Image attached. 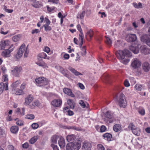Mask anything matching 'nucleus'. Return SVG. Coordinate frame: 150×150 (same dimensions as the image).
I'll use <instances>...</instances> for the list:
<instances>
[{
	"mask_svg": "<svg viewBox=\"0 0 150 150\" xmlns=\"http://www.w3.org/2000/svg\"><path fill=\"white\" fill-rule=\"evenodd\" d=\"M29 51L27 47L24 44H22L20 46L16 55V57L17 59H19L22 57L23 53H24V57H27L29 53Z\"/></svg>",
	"mask_w": 150,
	"mask_h": 150,
	"instance_id": "nucleus-1",
	"label": "nucleus"
},
{
	"mask_svg": "<svg viewBox=\"0 0 150 150\" xmlns=\"http://www.w3.org/2000/svg\"><path fill=\"white\" fill-rule=\"evenodd\" d=\"M117 100L120 107L125 108L127 105V102L125 95L122 93L118 94L117 96Z\"/></svg>",
	"mask_w": 150,
	"mask_h": 150,
	"instance_id": "nucleus-2",
	"label": "nucleus"
},
{
	"mask_svg": "<svg viewBox=\"0 0 150 150\" xmlns=\"http://www.w3.org/2000/svg\"><path fill=\"white\" fill-rule=\"evenodd\" d=\"M116 55L117 58L120 60L122 59V58L125 57H129L132 55L131 53L127 50H124L122 51L119 50L116 52Z\"/></svg>",
	"mask_w": 150,
	"mask_h": 150,
	"instance_id": "nucleus-3",
	"label": "nucleus"
},
{
	"mask_svg": "<svg viewBox=\"0 0 150 150\" xmlns=\"http://www.w3.org/2000/svg\"><path fill=\"white\" fill-rule=\"evenodd\" d=\"M35 82L36 84L40 87L48 85L49 83L48 80L43 77H40L36 78L35 79Z\"/></svg>",
	"mask_w": 150,
	"mask_h": 150,
	"instance_id": "nucleus-4",
	"label": "nucleus"
},
{
	"mask_svg": "<svg viewBox=\"0 0 150 150\" xmlns=\"http://www.w3.org/2000/svg\"><path fill=\"white\" fill-rule=\"evenodd\" d=\"M104 115L105 120L107 122H109L110 123L116 120L113 113H105Z\"/></svg>",
	"mask_w": 150,
	"mask_h": 150,
	"instance_id": "nucleus-5",
	"label": "nucleus"
},
{
	"mask_svg": "<svg viewBox=\"0 0 150 150\" xmlns=\"http://www.w3.org/2000/svg\"><path fill=\"white\" fill-rule=\"evenodd\" d=\"M67 103L68 105L69 106V107L68 106H67L64 108V112H73L70 110L69 108L71 109L74 108V105L73 100H72L69 99L67 100Z\"/></svg>",
	"mask_w": 150,
	"mask_h": 150,
	"instance_id": "nucleus-6",
	"label": "nucleus"
},
{
	"mask_svg": "<svg viewBox=\"0 0 150 150\" xmlns=\"http://www.w3.org/2000/svg\"><path fill=\"white\" fill-rule=\"evenodd\" d=\"M22 70V68L21 67H15L13 69L11 70V72L13 75L16 77H19L20 76L21 72Z\"/></svg>",
	"mask_w": 150,
	"mask_h": 150,
	"instance_id": "nucleus-7",
	"label": "nucleus"
},
{
	"mask_svg": "<svg viewBox=\"0 0 150 150\" xmlns=\"http://www.w3.org/2000/svg\"><path fill=\"white\" fill-rule=\"evenodd\" d=\"M137 38L134 34H128L126 37V40L129 42H135L136 41Z\"/></svg>",
	"mask_w": 150,
	"mask_h": 150,
	"instance_id": "nucleus-8",
	"label": "nucleus"
},
{
	"mask_svg": "<svg viewBox=\"0 0 150 150\" xmlns=\"http://www.w3.org/2000/svg\"><path fill=\"white\" fill-rule=\"evenodd\" d=\"M140 52L144 55H148L150 54V49L146 45H142L140 48Z\"/></svg>",
	"mask_w": 150,
	"mask_h": 150,
	"instance_id": "nucleus-9",
	"label": "nucleus"
},
{
	"mask_svg": "<svg viewBox=\"0 0 150 150\" xmlns=\"http://www.w3.org/2000/svg\"><path fill=\"white\" fill-rule=\"evenodd\" d=\"M11 44V42L8 40H1L0 42V50H4L6 47L9 46Z\"/></svg>",
	"mask_w": 150,
	"mask_h": 150,
	"instance_id": "nucleus-10",
	"label": "nucleus"
},
{
	"mask_svg": "<svg viewBox=\"0 0 150 150\" xmlns=\"http://www.w3.org/2000/svg\"><path fill=\"white\" fill-rule=\"evenodd\" d=\"M141 64V62L139 59L137 58H134L132 59L131 65L134 69L139 67L140 66Z\"/></svg>",
	"mask_w": 150,
	"mask_h": 150,
	"instance_id": "nucleus-11",
	"label": "nucleus"
},
{
	"mask_svg": "<svg viewBox=\"0 0 150 150\" xmlns=\"http://www.w3.org/2000/svg\"><path fill=\"white\" fill-rule=\"evenodd\" d=\"M92 146L89 142L84 141L83 143L82 149L83 150H91Z\"/></svg>",
	"mask_w": 150,
	"mask_h": 150,
	"instance_id": "nucleus-12",
	"label": "nucleus"
},
{
	"mask_svg": "<svg viewBox=\"0 0 150 150\" xmlns=\"http://www.w3.org/2000/svg\"><path fill=\"white\" fill-rule=\"evenodd\" d=\"M142 67L144 71L147 72L150 69V64L148 62H145L142 63Z\"/></svg>",
	"mask_w": 150,
	"mask_h": 150,
	"instance_id": "nucleus-13",
	"label": "nucleus"
},
{
	"mask_svg": "<svg viewBox=\"0 0 150 150\" xmlns=\"http://www.w3.org/2000/svg\"><path fill=\"white\" fill-rule=\"evenodd\" d=\"M129 49L134 54H137L139 52L138 45V44H135L134 45H131L130 46Z\"/></svg>",
	"mask_w": 150,
	"mask_h": 150,
	"instance_id": "nucleus-14",
	"label": "nucleus"
},
{
	"mask_svg": "<svg viewBox=\"0 0 150 150\" xmlns=\"http://www.w3.org/2000/svg\"><path fill=\"white\" fill-rule=\"evenodd\" d=\"M62 101L59 99H54L51 102L52 105L55 107H59L61 105Z\"/></svg>",
	"mask_w": 150,
	"mask_h": 150,
	"instance_id": "nucleus-15",
	"label": "nucleus"
},
{
	"mask_svg": "<svg viewBox=\"0 0 150 150\" xmlns=\"http://www.w3.org/2000/svg\"><path fill=\"white\" fill-rule=\"evenodd\" d=\"M58 140V144L61 148H63L65 146V141L64 139L62 136H60Z\"/></svg>",
	"mask_w": 150,
	"mask_h": 150,
	"instance_id": "nucleus-16",
	"label": "nucleus"
},
{
	"mask_svg": "<svg viewBox=\"0 0 150 150\" xmlns=\"http://www.w3.org/2000/svg\"><path fill=\"white\" fill-rule=\"evenodd\" d=\"M64 93L72 97H75V95L72 93L71 90L67 88H64L63 89Z\"/></svg>",
	"mask_w": 150,
	"mask_h": 150,
	"instance_id": "nucleus-17",
	"label": "nucleus"
},
{
	"mask_svg": "<svg viewBox=\"0 0 150 150\" xmlns=\"http://www.w3.org/2000/svg\"><path fill=\"white\" fill-rule=\"evenodd\" d=\"M1 56L5 57H9L11 56V53L7 49L4 50L1 52Z\"/></svg>",
	"mask_w": 150,
	"mask_h": 150,
	"instance_id": "nucleus-18",
	"label": "nucleus"
},
{
	"mask_svg": "<svg viewBox=\"0 0 150 150\" xmlns=\"http://www.w3.org/2000/svg\"><path fill=\"white\" fill-rule=\"evenodd\" d=\"M149 38L147 34H144L140 37V39L141 42L146 43Z\"/></svg>",
	"mask_w": 150,
	"mask_h": 150,
	"instance_id": "nucleus-19",
	"label": "nucleus"
},
{
	"mask_svg": "<svg viewBox=\"0 0 150 150\" xmlns=\"http://www.w3.org/2000/svg\"><path fill=\"white\" fill-rule=\"evenodd\" d=\"M103 137L105 140H107L108 141H110L111 140L112 136L111 134L106 133L103 134Z\"/></svg>",
	"mask_w": 150,
	"mask_h": 150,
	"instance_id": "nucleus-20",
	"label": "nucleus"
},
{
	"mask_svg": "<svg viewBox=\"0 0 150 150\" xmlns=\"http://www.w3.org/2000/svg\"><path fill=\"white\" fill-rule=\"evenodd\" d=\"M33 99L32 96L31 95H29L25 99V102L24 103L25 105H28L32 102Z\"/></svg>",
	"mask_w": 150,
	"mask_h": 150,
	"instance_id": "nucleus-21",
	"label": "nucleus"
},
{
	"mask_svg": "<svg viewBox=\"0 0 150 150\" xmlns=\"http://www.w3.org/2000/svg\"><path fill=\"white\" fill-rule=\"evenodd\" d=\"M76 137L74 134L68 135L66 137V139L68 142L74 141L76 139Z\"/></svg>",
	"mask_w": 150,
	"mask_h": 150,
	"instance_id": "nucleus-22",
	"label": "nucleus"
},
{
	"mask_svg": "<svg viewBox=\"0 0 150 150\" xmlns=\"http://www.w3.org/2000/svg\"><path fill=\"white\" fill-rule=\"evenodd\" d=\"M12 93L17 95H20L23 93L22 90L18 88H13L12 90Z\"/></svg>",
	"mask_w": 150,
	"mask_h": 150,
	"instance_id": "nucleus-23",
	"label": "nucleus"
},
{
	"mask_svg": "<svg viewBox=\"0 0 150 150\" xmlns=\"http://www.w3.org/2000/svg\"><path fill=\"white\" fill-rule=\"evenodd\" d=\"M133 109L134 110L135 112H145V110L144 108L142 107L138 108L137 106L135 105H134Z\"/></svg>",
	"mask_w": 150,
	"mask_h": 150,
	"instance_id": "nucleus-24",
	"label": "nucleus"
},
{
	"mask_svg": "<svg viewBox=\"0 0 150 150\" xmlns=\"http://www.w3.org/2000/svg\"><path fill=\"white\" fill-rule=\"evenodd\" d=\"M38 57L42 58L45 59H50V57L47 56V54L44 52H42L38 54Z\"/></svg>",
	"mask_w": 150,
	"mask_h": 150,
	"instance_id": "nucleus-25",
	"label": "nucleus"
},
{
	"mask_svg": "<svg viewBox=\"0 0 150 150\" xmlns=\"http://www.w3.org/2000/svg\"><path fill=\"white\" fill-rule=\"evenodd\" d=\"M68 69L76 76H78L79 75H82L81 73L77 71L74 69L73 68L71 67H69L68 68Z\"/></svg>",
	"mask_w": 150,
	"mask_h": 150,
	"instance_id": "nucleus-26",
	"label": "nucleus"
},
{
	"mask_svg": "<svg viewBox=\"0 0 150 150\" xmlns=\"http://www.w3.org/2000/svg\"><path fill=\"white\" fill-rule=\"evenodd\" d=\"M60 136L57 135H54L52 136L51 138L52 142L54 144H57V139H59Z\"/></svg>",
	"mask_w": 150,
	"mask_h": 150,
	"instance_id": "nucleus-27",
	"label": "nucleus"
},
{
	"mask_svg": "<svg viewBox=\"0 0 150 150\" xmlns=\"http://www.w3.org/2000/svg\"><path fill=\"white\" fill-rule=\"evenodd\" d=\"M121 126L119 124H116L113 127V129L114 131L116 132L120 131L121 129Z\"/></svg>",
	"mask_w": 150,
	"mask_h": 150,
	"instance_id": "nucleus-28",
	"label": "nucleus"
},
{
	"mask_svg": "<svg viewBox=\"0 0 150 150\" xmlns=\"http://www.w3.org/2000/svg\"><path fill=\"white\" fill-rule=\"evenodd\" d=\"M18 129L19 128L17 126H13L11 127L10 130L12 133L16 134L18 132Z\"/></svg>",
	"mask_w": 150,
	"mask_h": 150,
	"instance_id": "nucleus-29",
	"label": "nucleus"
},
{
	"mask_svg": "<svg viewBox=\"0 0 150 150\" xmlns=\"http://www.w3.org/2000/svg\"><path fill=\"white\" fill-rule=\"evenodd\" d=\"M74 143L72 142L69 143L66 145L67 150H72L74 149Z\"/></svg>",
	"mask_w": 150,
	"mask_h": 150,
	"instance_id": "nucleus-30",
	"label": "nucleus"
},
{
	"mask_svg": "<svg viewBox=\"0 0 150 150\" xmlns=\"http://www.w3.org/2000/svg\"><path fill=\"white\" fill-rule=\"evenodd\" d=\"M32 5L34 7L37 8L41 7L42 4L41 2L37 1L32 4Z\"/></svg>",
	"mask_w": 150,
	"mask_h": 150,
	"instance_id": "nucleus-31",
	"label": "nucleus"
},
{
	"mask_svg": "<svg viewBox=\"0 0 150 150\" xmlns=\"http://www.w3.org/2000/svg\"><path fill=\"white\" fill-rule=\"evenodd\" d=\"M79 103L80 105L83 108H85L86 107V108H88L89 106L88 104L86 102L85 103L83 100H81L79 101Z\"/></svg>",
	"mask_w": 150,
	"mask_h": 150,
	"instance_id": "nucleus-32",
	"label": "nucleus"
},
{
	"mask_svg": "<svg viewBox=\"0 0 150 150\" xmlns=\"http://www.w3.org/2000/svg\"><path fill=\"white\" fill-rule=\"evenodd\" d=\"M38 139V136H34L30 139L29 142L30 143L33 144L35 143Z\"/></svg>",
	"mask_w": 150,
	"mask_h": 150,
	"instance_id": "nucleus-33",
	"label": "nucleus"
},
{
	"mask_svg": "<svg viewBox=\"0 0 150 150\" xmlns=\"http://www.w3.org/2000/svg\"><path fill=\"white\" fill-rule=\"evenodd\" d=\"M120 60L121 62L125 64H127L130 61L129 59L125 58V57L122 58V59H120Z\"/></svg>",
	"mask_w": 150,
	"mask_h": 150,
	"instance_id": "nucleus-34",
	"label": "nucleus"
},
{
	"mask_svg": "<svg viewBox=\"0 0 150 150\" xmlns=\"http://www.w3.org/2000/svg\"><path fill=\"white\" fill-rule=\"evenodd\" d=\"M21 83V82L20 80H17L12 83V86L13 88H15L18 87Z\"/></svg>",
	"mask_w": 150,
	"mask_h": 150,
	"instance_id": "nucleus-35",
	"label": "nucleus"
},
{
	"mask_svg": "<svg viewBox=\"0 0 150 150\" xmlns=\"http://www.w3.org/2000/svg\"><path fill=\"white\" fill-rule=\"evenodd\" d=\"M81 146V143L76 142L75 144L74 143V150H79Z\"/></svg>",
	"mask_w": 150,
	"mask_h": 150,
	"instance_id": "nucleus-36",
	"label": "nucleus"
},
{
	"mask_svg": "<svg viewBox=\"0 0 150 150\" xmlns=\"http://www.w3.org/2000/svg\"><path fill=\"white\" fill-rule=\"evenodd\" d=\"M36 64L39 66L42 67L44 68H48L46 63L44 62L36 63Z\"/></svg>",
	"mask_w": 150,
	"mask_h": 150,
	"instance_id": "nucleus-37",
	"label": "nucleus"
},
{
	"mask_svg": "<svg viewBox=\"0 0 150 150\" xmlns=\"http://www.w3.org/2000/svg\"><path fill=\"white\" fill-rule=\"evenodd\" d=\"M81 50V53L82 56H84L86 54V49L85 46H83L80 48Z\"/></svg>",
	"mask_w": 150,
	"mask_h": 150,
	"instance_id": "nucleus-38",
	"label": "nucleus"
},
{
	"mask_svg": "<svg viewBox=\"0 0 150 150\" xmlns=\"http://www.w3.org/2000/svg\"><path fill=\"white\" fill-rule=\"evenodd\" d=\"M134 88L136 90L140 91L142 89V86L140 84H137L134 86Z\"/></svg>",
	"mask_w": 150,
	"mask_h": 150,
	"instance_id": "nucleus-39",
	"label": "nucleus"
},
{
	"mask_svg": "<svg viewBox=\"0 0 150 150\" xmlns=\"http://www.w3.org/2000/svg\"><path fill=\"white\" fill-rule=\"evenodd\" d=\"M93 31L90 30L88 31L86 34V37H89L90 39L93 36Z\"/></svg>",
	"mask_w": 150,
	"mask_h": 150,
	"instance_id": "nucleus-40",
	"label": "nucleus"
},
{
	"mask_svg": "<svg viewBox=\"0 0 150 150\" xmlns=\"http://www.w3.org/2000/svg\"><path fill=\"white\" fill-rule=\"evenodd\" d=\"M79 40H81V42L79 44V46L80 48L81 47H82V46L83 43V39L84 38V36L83 33H81L79 34Z\"/></svg>",
	"mask_w": 150,
	"mask_h": 150,
	"instance_id": "nucleus-41",
	"label": "nucleus"
},
{
	"mask_svg": "<svg viewBox=\"0 0 150 150\" xmlns=\"http://www.w3.org/2000/svg\"><path fill=\"white\" fill-rule=\"evenodd\" d=\"M133 4L134 7L136 8H140L142 7V4L140 2L138 4L135 2L133 3Z\"/></svg>",
	"mask_w": 150,
	"mask_h": 150,
	"instance_id": "nucleus-42",
	"label": "nucleus"
},
{
	"mask_svg": "<svg viewBox=\"0 0 150 150\" xmlns=\"http://www.w3.org/2000/svg\"><path fill=\"white\" fill-rule=\"evenodd\" d=\"M21 35H16L12 38V40L14 42H17L19 41L20 39Z\"/></svg>",
	"mask_w": 150,
	"mask_h": 150,
	"instance_id": "nucleus-43",
	"label": "nucleus"
},
{
	"mask_svg": "<svg viewBox=\"0 0 150 150\" xmlns=\"http://www.w3.org/2000/svg\"><path fill=\"white\" fill-rule=\"evenodd\" d=\"M133 133L135 135L139 136L140 134V131L138 129L136 128L134 129H133L132 131Z\"/></svg>",
	"mask_w": 150,
	"mask_h": 150,
	"instance_id": "nucleus-44",
	"label": "nucleus"
},
{
	"mask_svg": "<svg viewBox=\"0 0 150 150\" xmlns=\"http://www.w3.org/2000/svg\"><path fill=\"white\" fill-rule=\"evenodd\" d=\"M97 149L98 150H105V149L104 146L102 144H98L97 145Z\"/></svg>",
	"mask_w": 150,
	"mask_h": 150,
	"instance_id": "nucleus-45",
	"label": "nucleus"
},
{
	"mask_svg": "<svg viewBox=\"0 0 150 150\" xmlns=\"http://www.w3.org/2000/svg\"><path fill=\"white\" fill-rule=\"evenodd\" d=\"M85 15V11H83L81 13L78 14L77 18H80L81 19H83Z\"/></svg>",
	"mask_w": 150,
	"mask_h": 150,
	"instance_id": "nucleus-46",
	"label": "nucleus"
},
{
	"mask_svg": "<svg viewBox=\"0 0 150 150\" xmlns=\"http://www.w3.org/2000/svg\"><path fill=\"white\" fill-rule=\"evenodd\" d=\"M105 38H106L105 40L106 43L108 45H110L112 44V41L111 39L109 38L106 36H105Z\"/></svg>",
	"mask_w": 150,
	"mask_h": 150,
	"instance_id": "nucleus-47",
	"label": "nucleus"
},
{
	"mask_svg": "<svg viewBox=\"0 0 150 150\" xmlns=\"http://www.w3.org/2000/svg\"><path fill=\"white\" fill-rule=\"evenodd\" d=\"M8 117H6V120L7 121H9L13 120H16V119H13L11 117L12 113H8Z\"/></svg>",
	"mask_w": 150,
	"mask_h": 150,
	"instance_id": "nucleus-48",
	"label": "nucleus"
},
{
	"mask_svg": "<svg viewBox=\"0 0 150 150\" xmlns=\"http://www.w3.org/2000/svg\"><path fill=\"white\" fill-rule=\"evenodd\" d=\"M4 85L3 83H0V95L1 94L4 89Z\"/></svg>",
	"mask_w": 150,
	"mask_h": 150,
	"instance_id": "nucleus-49",
	"label": "nucleus"
},
{
	"mask_svg": "<svg viewBox=\"0 0 150 150\" xmlns=\"http://www.w3.org/2000/svg\"><path fill=\"white\" fill-rule=\"evenodd\" d=\"M106 130L107 128L105 126L102 125L100 127V132H105L106 131Z\"/></svg>",
	"mask_w": 150,
	"mask_h": 150,
	"instance_id": "nucleus-50",
	"label": "nucleus"
},
{
	"mask_svg": "<svg viewBox=\"0 0 150 150\" xmlns=\"http://www.w3.org/2000/svg\"><path fill=\"white\" fill-rule=\"evenodd\" d=\"M139 23L138 21H135L132 23V25L134 28L135 29L138 27Z\"/></svg>",
	"mask_w": 150,
	"mask_h": 150,
	"instance_id": "nucleus-51",
	"label": "nucleus"
},
{
	"mask_svg": "<svg viewBox=\"0 0 150 150\" xmlns=\"http://www.w3.org/2000/svg\"><path fill=\"white\" fill-rule=\"evenodd\" d=\"M32 105L34 106H36L39 107L40 106V104L38 100H35L32 103Z\"/></svg>",
	"mask_w": 150,
	"mask_h": 150,
	"instance_id": "nucleus-52",
	"label": "nucleus"
},
{
	"mask_svg": "<svg viewBox=\"0 0 150 150\" xmlns=\"http://www.w3.org/2000/svg\"><path fill=\"white\" fill-rule=\"evenodd\" d=\"M43 27L44 28L45 30L46 31H50L51 30V27L49 25H44Z\"/></svg>",
	"mask_w": 150,
	"mask_h": 150,
	"instance_id": "nucleus-53",
	"label": "nucleus"
},
{
	"mask_svg": "<svg viewBox=\"0 0 150 150\" xmlns=\"http://www.w3.org/2000/svg\"><path fill=\"white\" fill-rule=\"evenodd\" d=\"M34 117L35 116L34 115L29 114L26 116L25 118L28 119L32 120L34 118Z\"/></svg>",
	"mask_w": 150,
	"mask_h": 150,
	"instance_id": "nucleus-54",
	"label": "nucleus"
},
{
	"mask_svg": "<svg viewBox=\"0 0 150 150\" xmlns=\"http://www.w3.org/2000/svg\"><path fill=\"white\" fill-rule=\"evenodd\" d=\"M25 111V109L24 108H22L20 109L19 108H18L16 109V112H24Z\"/></svg>",
	"mask_w": 150,
	"mask_h": 150,
	"instance_id": "nucleus-55",
	"label": "nucleus"
},
{
	"mask_svg": "<svg viewBox=\"0 0 150 150\" xmlns=\"http://www.w3.org/2000/svg\"><path fill=\"white\" fill-rule=\"evenodd\" d=\"M31 126L33 129H35L38 127L39 125L37 123H33L32 125Z\"/></svg>",
	"mask_w": 150,
	"mask_h": 150,
	"instance_id": "nucleus-56",
	"label": "nucleus"
},
{
	"mask_svg": "<svg viewBox=\"0 0 150 150\" xmlns=\"http://www.w3.org/2000/svg\"><path fill=\"white\" fill-rule=\"evenodd\" d=\"M15 48V47L14 46L13 44H11V45L10 47L7 50L10 52L11 53L12 51H13Z\"/></svg>",
	"mask_w": 150,
	"mask_h": 150,
	"instance_id": "nucleus-57",
	"label": "nucleus"
},
{
	"mask_svg": "<svg viewBox=\"0 0 150 150\" xmlns=\"http://www.w3.org/2000/svg\"><path fill=\"white\" fill-rule=\"evenodd\" d=\"M0 33L2 34L6 35L8 33V31L4 32V29L2 28L1 29Z\"/></svg>",
	"mask_w": 150,
	"mask_h": 150,
	"instance_id": "nucleus-58",
	"label": "nucleus"
},
{
	"mask_svg": "<svg viewBox=\"0 0 150 150\" xmlns=\"http://www.w3.org/2000/svg\"><path fill=\"white\" fill-rule=\"evenodd\" d=\"M67 70H64L63 68H62V69H61V71H60L61 73L63 74L65 76L67 77L68 74L67 73L66 71Z\"/></svg>",
	"mask_w": 150,
	"mask_h": 150,
	"instance_id": "nucleus-59",
	"label": "nucleus"
},
{
	"mask_svg": "<svg viewBox=\"0 0 150 150\" xmlns=\"http://www.w3.org/2000/svg\"><path fill=\"white\" fill-rule=\"evenodd\" d=\"M16 124L19 126H21L23 125V122L21 120H18L16 122Z\"/></svg>",
	"mask_w": 150,
	"mask_h": 150,
	"instance_id": "nucleus-60",
	"label": "nucleus"
},
{
	"mask_svg": "<svg viewBox=\"0 0 150 150\" xmlns=\"http://www.w3.org/2000/svg\"><path fill=\"white\" fill-rule=\"evenodd\" d=\"M51 146L53 150H59L57 146L53 144H52L51 145Z\"/></svg>",
	"mask_w": 150,
	"mask_h": 150,
	"instance_id": "nucleus-61",
	"label": "nucleus"
},
{
	"mask_svg": "<svg viewBox=\"0 0 150 150\" xmlns=\"http://www.w3.org/2000/svg\"><path fill=\"white\" fill-rule=\"evenodd\" d=\"M4 10L6 12L9 13H12L13 11V9H9L7 8L6 6L4 7Z\"/></svg>",
	"mask_w": 150,
	"mask_h": 150,
	"instance_id": "nucleus-62",
	"label": "nucleus"
},
{
	"mask_svg": "<svg viewBox=\"0 0 150 150\" xmlns=\"http://www.w3.org/2000/svg\"><path fill=\"white\" fill-rule=\"evenodd\" d=\"M130 81L132 84H134L136 82L135 79L133 77H130L129 78Z\"/></svg>",
	"mask_w": 150,
	"mask_h": 150,
	"instance_id": "nucleus-63",
	"label": "nucleus"
},
{
	"mask_svg": "<svg viewBox=\"0 0 150 150\" xmlns=\"http://www.w3.org/2000/svg\"><path fill=\"white\" fill-rule=\"evenodd\" d=\"M2 79L4 81H7L8 80V76L6 74L4 75L2 77Z\"/></svg>",
	"mask_w": 150,
	"mask_h": 150,
	"instance_id": "nucleus-64",
	"label": "nucleus"
}]
</instances>
